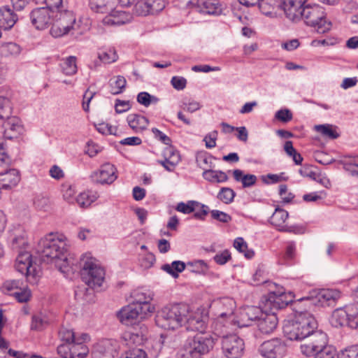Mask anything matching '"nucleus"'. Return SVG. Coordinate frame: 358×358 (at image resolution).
<instances>
[{"instance_id":"obj_1","label":"nucleus","mask_w":358,"mask_h":358,"mask_svg":"<svg viewBox=\"0 0 358 358\" xmlns=\"http://www.w3.org/2000/svg\"><path fill=\"white\" fill-rule=\"evenodd\" d=\"M317 329L315 317L307 311H298L293 319L285 322L283 326L285 336L291 341L305 339Z\"/></svg>"},{"instance_id":"obj_2","label":"nucleus","mask_w":358,"mask_h":358,"mask_svg":"<svg viewBox=\"0 0 358 358\" xmlns=\"http://www.w3.org/2000/svg\"><path fill=\"white\" fill-rule=\"evenodd\" d=\"M189 313V306L175 303L164 307L156 315V324L164 329H176L184 324Z\"/></svg>"},{"instance_id":"obj_3","label":"nucleus","mask_w":358,"mask_h":358,"mask_svg":"<svg viewBox=\"0 0 358 358\" xmlns=\"http://www.w3.org/2000/svg\"><path fill=\"white\" fill-rule=\"evenodd\" d=\"M80 275L85 285L100 287L105 279V271L96 259L84 255L80 259Z\"/></svg>"},{"instance_id":"obj_4","label":"nucleus","mask_w":358,"mask_h":358,"mask_svg":"<svg viewBox=\"0 0 358 358\" xmlns=\"http://www.w3.org/2000/svg\"><path fill=\"white\" fill-rule=\"evenodd\" d=\"M301 20L308 25L315 27L317 32L324 34L330 29L331 24L327 22L323 7L318 4L306 3L302 9Z\"/></svg>"},{"instance_id":"obj_5","label":"nucleus","mask_w":358,"mask_h":358,"mask_svg":"<svg viewBox=\"0 0 358 358\" xmlns=\"http://www.w3.org/2000/svg\"><path fill=\"white\" fill-rule=\"evenodd\" d=\"M38 252L41 253L43 261L63 260L66 262V257L64 255L66 252V244L60 239H55L52 235L50 234L45 238L41 239L38 243Z\"/></svg>"},{"instance_id":"obj_6","label":"nucleus","mask_w":358,"mask_h":358,"mask_svg":"<svg viewBox=\"0 0 358 358\" xmlns=\"http://www.w3.org/2000/svg\"><path fill=\"white\" fill-rule=\"evenodd\" d=\"M216 340V335H204L203 333L189 338L183 345V356L186 358H197L201 355L208 353L213 349Z\"/></svg>"},{"instance_id":"obj_7","label":"nucleus","mask_w":358,"mask_h":358,"mask_svg":"<svg viewBox=\"0 0 358 358\" xmlns=\"http://www.w3.org/2000/svg\"><path fill=\"white\" fill-rule=\"evenodd\" d=\"M53 19L50 33L55 38L68 34L76 22L74 13L64 8L54 13Z\"/></svg>"},{"instance_id":"obj_8","label":"nucleus","mask_w":358,"mask_h":358,"mask_svg":"<svg viewBox=\"0 0 358 358\" xmlns=\"http://www.w3.org/2000/svg\"><path fill=\"white\" fill-rule=\"evenodd\" d=\"M341 298V292L337 289H324L320 291H314L310 296L303 297L294 303V308L303 301L308 305L333 306Z\"/></svg>"},{"instance_id":"obj_9","label":"nucleus","mask_w":358,"mask_h":358,"mask_svg":"<svg viewBox=\"0 0 358 358\" xmlns=\"http://www.w3.org/2000/svg\"><path fill=\"white\" fill-rule=\"evenodd\" d=\"M16 270L26 275L30 283H36L40 277V270L33 264L31 255L27 252H19L15 260Z\"/></svg>"},{"instance_id":"obj_10","label":"nucleus","mask_w":358,"mask_h":358,"mask_svg":"<svg viewBox=\"0 0 358 358\" xmlns=\"http://www.w3.org/2000/svg\"><path fill=\"white\" fill-rule=\"evenodd\" d=\"M301 345V351L306 357H313L316 351L328 345V338L325 333L321 331H313Z\"/></svg>"},{"instance_id":"obj_11","label":"nucleus","mask_w":358,"mask_h":358,"mask_svg":"<svg viewBox=\"0 0 358 358\" xmlns=\"http://www.w3.org/2000/svg\"><path fill=\"white\" fill-rule=\"evenodd\" d=\"M222 350L228 358H240L244 352L245 343L242 338L236 334L222 338Z\"/></svg>"},{"instance_id":"obj_12","label":"nucleus","mask_w":358,"mask_h":358,"mask_svg":"<svg viewBox=\"0 0 358 358\" xmlns=\"http://www.w3.org/2000/svg\"><path fill=\"white\" fill-rule=\"evenodd\" d=\"M258 350L264 358H282L286 354L287 346L280 338H275L262 343Z\"/></svg>"},{"instance_id":"obj_13","label":"nucleus","mask_w":358,"mask_h":358,"mask_svg":"<svg viewBox=\"0 0 358 358\" xmlns=\"http://www.w3.org/2000/svg\"><path fill=\"white\" fill-rule=\"evenodd\" d=\"M236 307V302L233 299L223 297L213 300L209 308L215 316L221 318H229L233 315Z\"/></svg>"},{"instance_id":"obj_14","label":"nucleus","mask_w":358,"mask_h":358,"mask_svg":"<svg viewBox=\"0 0 358 358\" xmlns=\"http://www.w3.org/2000/svg\"><path fill=\"white\" fill-rule=\"evenodd\" d=\"M3 129V136L6 139L19 138L24 132V126L21 120L16 115H12L0 122Z\"/></svg>"},{"instance_id":"obj_15","label":"nucleus","mask_w":358,"mask_h":358,"mask_svg":"<svg viewBox=\"0 0 358 358\" xmlns=\"http://www.w3.org/2000/svg\"><path fill=\"white\" fill-rule=\"evenodd\" d=\"M90 178L94 182L110 185L117 178V169L114 165L106 163L99 170L93 171Z\"/></svg>"},{"instance_id":"obj_16","label":"nucleus","mask_w":358,"mask_h":358,"mask_svg":"<svg viewBox=\"0 0 358 358\" xmlns=\"http://www.w3.org/2000/svg\"><path fill=\"white\" fill-rule=\"evenodd\" d=\"M54 13L45 7L35 8L29 15L31 22L36 29H45L53 22Z\"/></svg>"},{"instance_id":"obj_17","label":"nucleus","mask_w":358,"mask_h":358,"mask_svg":"<svg viewBox=\"0 0 358 358\" xmlns=\"http://www.w3.org/2000/svg\"><path fill=\"white\" fill-rule=\"evenodd\" d=\"M147 313L142 310L141 306L133 305L132 303L122 308L118 313V318L125 325H133L140 317L143 318Z\"/></svg>"},{"instance_id":"obj_18","label":"nucleus","mask_w":358,"mask_h":358,"mask_svg":"<svg viewBox=\"0 0 358 358\" xmlns=\"http://www.w3.org/2000/svg\"><path fill=\"white\" fill-rule=\"evenodd\" d=\"M308 0H284L282 6L286 17L291 21L301 20L302 9Z\"/></svg>"},{"instance_id":"obj_19","label":"nucleus","mask_w":358,"mask_h":358,"mask_svg":"<svg viewBox=\"0 0 358 358\" xmlns=\"http://www.w3.org/2000/svg\"><path fill=\"white\" fill-rule=\"evenodd\" d=\"M263 311L257 306H247L241 310L238 324L241 327L251 325L253 321L259 320Z\"/></svg>"},{"instance_id":"obj_20","label":"nucleus","mask_w":358,"mask_h":358,"mask_svg":"<svg viewBox=\"0 0 358 358\" xmlns=\"http://www.w3.org/2000/svg\"><path fill=\"white\" fill-rule=\"evenodd\" d=\"M134 298L133 305L141 306L142 310L147 313H152L154 308L151 307L150 301L152 300V294L147 290H135L132 293Z\"/></svg>"},{"instance_id":"obj_21","label":"nucleus","mask_w":358,"mask_h":358,"mask_svg":"<svg viewBox=\"0 0 358 358\" xmlns=\"http://www.w3.org/2000/svg\"><path fill=\"white\" fill-rule=\"evenodd\" d=\"M186 317V321H184L183 326L185 327L187 330L196 331L201 334L203 333L206 329V321L202 318L199 313H194L190 312L189 308V313Z\"/></svg>"},{"instance_id":"obj_22","label":"nucleus","mask_w":358,"mask_h":358,"mask_svg":"<svg viewBox=\"0 0 358 358\" xmlns=\"http://www.w3.org/2000/svg\"><path fill=\"white\" fill-rule=\"evenodd\" d=\"M278 324V318L274 313H266L263 312L259 320L257 326L259 330L265 334H271L276 328Z\"/></svg>"},{"instance_id":"obj_23","label":"nucleus","mask_w":358,"mask_h":358,"mask_svg":"<svg viewBox=\"0 0 358 358\" xmlns=\"http://www.w3.org/2000/svg\"><path fill=\"white\" fill-rule=\"evenodd\" d=\"M20 180V173L17 169H9L4 173H0V187L2 189L12 188L16 186Z\"/></svg>"},{"instance_id":"obj_24","label":"nucleus","mask_w":358,"mask_h":358,"mask_svg":"<svg viewBox=\"0 0 358 358\" xmlns=\"http://www.w3.org/2000/svg\"><path fill=\"white\" fill-rule=\"evenodd\" d=\"M285 294L283 292H271L265 301V308H270L271 312L273 310L282 308L288 305L289 301H285Z\"/></svg>"},{"instance_id":"obj_25","label":"nucleus","mask_w":358,"mask_h":358,"mask_svg":"<svg viewBox=\"0 0 358 358\" xmlns=\"http://www.w3.org/2000/svg\"><path fill=\"white\" fill-rule=\"evenodd\" d=\"M17 20L16 14L9 6L0 8V27L4 30L12 28Z\"/></svg>"},{"instance_id":"obj_26","label":"nucleus","mask_w":358,"mask_h":358,"mask_svg":"<svg viewBox=\"0 0 358 358\" xmlns=\"http://www.w3.org/2000/svg\"><path fill=\"white\" fill-rule=\"evenodd\" d=\"M288 217V213L280 208H276L275 211L273 213L270 217V222L272 225L275 226L280 231H294L292 227H288L284 225L286 220Z\"/></svg>"},{"instance_id":"obj_27","label":"nucleus","mask_w":358,"mask_h":358,"mask_svg":"<svg viewBox=\"0 0 358 358\" xmlns=\"http://www.w3.org/2000/svg\"><path fill=\"white\" fill-rule=\"evenodd\" d=\"M349 304L343 308L336 309L331 315V323L334 327H338L348 324L350 327Z\"/></svg>"},{"instance_id":"obj_28","label":"nucleus","mask_w":358,"mask_h":358,"mask_svg":"<svg viewBox=\"0 0 358 358\" xmlns=\"http://www.w3.org/2000/svg\"><path fill=\"white\" fill-rule=\"evenodd\" d=\"M127 121L129 127L136 133L145 130L149 124V120L145 117L136 113L129 114Z\"/></svg>"},{"instance_id":"obj_29","label":"nucleus","mask_w":358,"mask_h":358,"mask_svg":"<svg viewBox=\"0 0 358 358\" xmlns=\"http://www.w3.org/2000/svg\"><path fill=\"white\" fill-rule=\"evenodd\" d=\"M113 348L108 341H102L94 346L92 358H114Z\"/></svg>"},{"instance_id":"obj_30","label":"nucleus","mask_w":358,"mask_h":358,"mask_svg":"<svg viewBox=\"0 0 358 358\" xmlns=\"http://www.w3.org/2000/svg\"><path fill=\"white\" fill-rule=\"evenodd\" d=\"M109 12V15L103 20V22L106 25H121L128 21V15L124 11L112 9Z\"/></svg>"},{"instance_id":"obj_31","label":"nucleus","mask_w":358,"mask_h":358,"mask_svg":"<svg viewBox=\"0 0 358 358\" xmlns=\"http://www.w3.org/2000/svg\"><path fill=\"white\" fill-rule=\"evenodd\" d=\"M233 176L236 181L241 182L243 188L251 187L257 181V178L253 174H244L243 171L236 169L233 171Z\"/></svg>"},{"instance_id":"obj_32","label":"nucleus","mask_w":358,"mask_h":358,"mask_svg":"<svg viewBox=\"0 0 358 358\" xmlns=\"http://www.w3.org/2000/svg\"><path fill=\"white\" fill-rule=\"evenodd\" d=\"M258 6L263 14L270 15L282 6V2L280 0H259Z\"/></svg>"},{"instance_id":"obj_33","label":"nucleus","mask_w":358,"mask_h":358,"mask_svg":"<svg viewBox=\"0 0 358 358\" xmlns=\"http://www.w3.org/2000/svg\"><path fill=\"white\" fill-rule=\"evenodd\" d=\"M114 0H90L89 6L96 13H105L112 10Z\"/></svg>"},{"instance_id":"obj_34","label":"nucleus","mask_w":358,"mask_h":358,"mask_svg":"<svg viewBox=\"0 0 358 358\" xmlns=\"http://www.w3.org/2000/svg\"><path fill=\"white\" fill-rule=\"evenodd\" d=\"M99 288L98 287L91 286H79L75 291V296L77 299H83L87 302H92L94 301V289Z\"/></svg>"},{"instance_id":"obj_35","label":"nucleus","mask_w":358,"mask_h":358,"mask_svg":"<svg viewBox=\"0 0 358 358\" xmlns=\"http://www.w3.org/2000/svg\"><path fill=\"white\" fill-rule=\"evenodd\" d=\"M203 177L205 180L210 182H224L228 180L226 173L222 171H215L209 169L203 172Z\"/></svg>"},{"instance_id":"obj_36","label":"nucleus","mask_w":358,"mask_h":358,"mask_svg":"<svg viewBox=\"0 0 358 358\" xmlns=\"http://www.w3.org/2000/svg\"><path fill=\"white\" fill-rule=\"evenodd\" d=\"M127 85L124 77L117 76L109 80L110 92L113 95H117L123 92Z\"/></svg>"},{"instance_id":"obj_37","label":"nucleus","mask_w":358,"mask_h":358,"mask_svg":"<svg viewBox=\"0 0 358 358\" xmlns=\"http://www.w3.org/2000/svg\"><path fill=\"white\" fill-rule=\"evenodd\" d=\"M97 199V195L90 191L81 192L76 197V202L81 208H87Z\"/></svg>"},{"instance_id":"obj_38","label":"nucleus","mask_w":358,"mask_h":358,"mask_svg":"<svg viewBox=\"0 0 358 358\" xmlns=\"http://www.w3.org/2000/svg\"><path fill=\"white\" fill-rule=\"evenodd\" d=\"M62 72L66 76H72L77 72L76 57L69 56L61 63Z\"/></svg>"},{"instance_id":"obj_39","label":"nucleus","mask_w":358,"mask_h":358,"mask_svg":"<svg viewBox=\"0 0 358 358\" xmlns=\"http://www.w3.org/2000/svg\"><path fill=\"white\" fill-rule=\"evenodd\" d=\"M13 105L9 99L0 96V122L12 116Z\"/></svg>"},{"instance_id":"obj_40","label":"nucleus","mask_w":358,"mask_h":358,"mask_svg":"<svg viewBox=\"0 0 358 358\" xmlns=\"http://www.w3.org/2000/svg\"><path fill=\"white\" fill-rule=\"evenodd\" d=\"M234 247L241 253L244 254V256L247 259H251L253 257L255 252L252 250L248 248V244L241 237H238L234 240Z\"/></svg>"},{"instance_id":"obj_41","label":"nucleus","mask_w":358,"mask_h":358,"mask_svg":"<svg viewBox=\"0 0 358 358\" xmlns=\"http://www.w3.org/2000/svg\"><path fill=\"white\" fill-rule=\"evenodd\" d=\"M162 268L168 273L171 274L173 277L177 278L178 273L182 272L185 268V264L181 261H174L171 265L165 264L162 266Z\"/></svg>"},{"instance_id":"obj_42","label":"nucleus","mask_w":358,"mask_h":358,"mask_svg":"<svg viewBox=\"0 0 358 358\" xmlns=\"http://www.w3.org/2000/svg\"><path fill=\"white\" fill-rule=\"evenodd\" d=\"M315 129L322 136L328 137L331 139H336L339 136V134L333 129V126L331 124L316 125Z\"/></svg>"},{"instance_id":"obj_43","label":"nucleus","mask_w":358,"mask_h":358,"mask_svg":"<svg viewBox=\"0 0 358 358\" xmlns=\"http://www.w3.org/2000/svg\"><path fill=\"white\" fill-rule=\"evenodd\" d=\"M22 285L23 283L20 280H8L3 282L2 289L4 293L13 296V292H16Z\"/></svg>"},{"instance_id":"obj_44","label":"nucleus","mask_w":358,"mask_h":358,"mask_svg":"<svg viewBox=\"0 0 358 358\" xmlns=\"http://www.w3.org/2000/svg\"><path fill=\"white\" fill-rule=\"evenodd\" d=\"M136 100L138 103L144 106L145 107H148L151 103H157L159 101L157 96H152L146 92H141L138 93Z\"/></svg>"},{"instance_id":"obj_45","label":"nucleus","mask_w":358,"mask_h":358,"mask_svg":"<svg viewBox=\"0 0 358 358\" xmlns=\"http://www.w3.org/2000/svg\"><path fill=\"white\" fill-rule=\"evenodd\" d=\"M200 203L196 201H188L187 203L180 202L177 204L176 210L184 214H189L193 213Z\"/></svg>"},{"instance_id":"obj_46","label":"nucleus","mask_w":358,"mask_h":358,"mask_svg":"<svg viewBox=\"0 0 358 358\" xmlns=\"http://www.w3.org/2000/svg\"><path fill=\"white\" fill-rule=\"evenodd\" d=\"M21 51L20 47L15 43H6L1 47V54L4 56L17 55Z\"/></svg>"},{"instance_id":"obj_47","label":"nucleus","mask_w":358,"mask_h":358,"mask_svg":"<svg viewBox=\"0 0 358 358\" xmlns=\"http://www.w3.org/2000/svg\"><path fill=\"white\" fill-rule=\"evenodd\" d=\"M335 355V348L331 345H327L325 347L316 351L313 357H308V358H334Z\"/></svg>"},{"instance_id":"obj_48","label":"nucleus","mask_w":358,"mask_h":358,"mask_svg":"<svg viewBox=\"0 0 358 358\" xmlns=\"http://www.w3.org/2000/svg\"><path fill=\"white\" fill-rule=\"evenodd\" d=\"M150 1L149 0H139L138 3L132 8L133 12L138 15H150Z\"/></svg>"},{"instance_id":"obj_49","label":"nucleus","mask_w":358,"mask_h":358,"mask_svg":"<svg viewBox=\"0 0 358 358\" xmlns=\"http://www.w3.org/2000/svg\"><path fill=\"white\" fill-rule=\"evenodd\" d=\"M236 193L229 187L221 188L218 193L217 198L226 204H229L234 201Z\"/></svg>"},{"instance_id":"obj_50","label":"nucleus","mask_w":358,"mask_h":358,"mask_svg":"<svg viewBox=\"0 0 358 358\" xmlns=\"http://www.w3.org/2000/svg\"><path fill=\"white\" fill-rule=\"evenodd\" d=\"M99 59L105 64H110L115 62L118 59V56L113 49L107 51H103L98 55Z\"/></svg>"},{"instance_id":"obj_51","label":"nucleus","mask_w":358,"mask_h":358,"mask_svg":"<svg viewBox=\"0 0 358 358\" xmlns=\"http://www.w3.org/2000/svg\"><path fill=\"white\" fill-rule=\"evenodd\" d=\"M13 296L18 302L25 303L30 299L31 294L28 287L23 285L16 292H13Z\"/></svg>"},{"instance_id":"obj_52","label":"nucleus","mask_w":358,"mask_h":358,"mask_svg":"<svg viewBox=\"0 0 358 358\" xmlns=\"http://www.w3.org/2000/svg\"><path fill=\"white\" fill-rule=\"evenodd\" d=\"M59 338L62 343H71L77 340L75 333L72 329L62 327L59 331Z\"/></svg>"},{"instance_id":"obj_53","label":"nucleus","mask_w":358,"mask_h":358,"mask_svg":"<svg viewBox=\"0 0 358 358\" xmlns=\"http://www.w3.org/2000/svg\"><path fill=\"white\" fill-rule=\"evenodd\" d=\"M163 155L165 159L172 161V164H178L180 162L179 152L172 146L166 148Z\"/></svg>"},{"instance_id":"obj_54","label":"nucleus","mask_w":358,"mask_h":358,"mask_svg":"<svg viewBox=\"0 0 358 358\" xmlns=\"http://www.w3.org/2000/svg\"><path fill=\"white\" fill-rule=\"evenodd\" d=\"M206 12L211 15H220L222 12V5L217 1H206L203 3Z\"/></svg>"},{"instance_id":"obj_55","label":"nucleus","mask_w":358,"mask_h":358,"mask_svg":"<svg viewBox=\"0 0 358 358\" xmlns=\"http://www.w3.org/2000/svg\"><path fill=\"white\" fill-rule=\"evenodd\" d=\"M212 157L206 154H201L196 157L198 166L206 171L212 167Z\"/></svg>"},{"instance_id":"obj_56","label":"nucleus","mask_w":358,"mask_h":358,"mask_svg":"<svg viewBox=\"0 0 358 358\" xmlns=\"http://www.w3.org/2000/svg\"><path fill=\"white\" fill-rule=\"evenodd\" d=\"M71 343H62L57 347V353L62 358H72L71 354Z\"/></svg>"},{"instance_id":"obj_57","label":"nucleus","mask_w":358,"mask_h":358,"mask_svg":"<svg viewBox=\"0 0 358 358\" xmlns=\"http://www.w3.org/2000/svg\"><path fill=\"white\" fill-rule=\"evenodd\" d=\"M338 358H358V345H352L342 350Z\"/></svg>"},{"instance_id":"obj_58","label":"nucleus","mask_w":358,"mask_h":358,"mask_svg":"<svg viewBox=\"0 0 358 358\" xmlns=\"http://www.w3.org/2000/svg\"><path fill=\"white\" fill-rule=\"evenodd\" d=\"M96 127L97 131L102 134H115L117 132V128L108 123L102 122L97 124Z\"/></svg>"},{"instance_id":"obj_59","label":"nucleus","mask_w":358,"mask_h":358,"mask_svg":"<svg viewBox=\"0 0 358 358\" xmlns=\"http://www.w3.org/2000/svg\"><path fill=\"white\" fill-rule=\"evenodd\" d=\"M275 117L282 122H288L292 120V113L289 109H281L278 110L275 114Z\"/></svg>"},{"instance_id":"obj_60","label":"nucleus","mask_w":358,"mask_h":358,"mask_svg":"<svg viewBox=\"0 0 358 358\" xmlns=\"http://www.w3.org/2000/svg\"><path fill=\"white\" fill-rule=\"evenodd\" d=\"M211 217L216 220H218L223 223H227L231 220V217L227 213L220 211L217 210H213L210 212Z\"/></svg>"},{"instance_id":"obj_61","label":"nucleus","mask_w":358,"mask_h":358,"mask_svg":"<svg viewBox=\"0 0 358 358\" xmlns=\"http://www.w3.org/2000/svg\"><path fill=\"white\" fill-rule=\"evenodd\" d=\"M62 192L64 199L71 201L76 194L75 187L69 184H64L62 185Z\"/></svg>"},{"instance_id":"obj_62","label":"nucleus","mask_w":358,"mask_h":358,"mask_svg":"<svg viewBox=\"0 0 358 358\" xmlns=\"http://www.w3.org/2000/svg\"><path fill=\"white\" fill-rule=\"evenodd\" d=\"M131 106L129 101H122L116 99L115 104V110L117 113H122L131 108Z\"/></svg>"},{"instance_id":"obj_63","label":"nucleus","mask_w":358,"mask_h":358,"mask_svg":"<svg viewBox=\"0 0 358 358\" xmlns=\"http://www.w3.org/2000/svg\"><path fill=\"white\" fill-rule=\"evenodd\" d=\"M48 203V198L42 195H38L34 199V205L36 208L40 210H45Z\"/></svg>"},{"instance_id":"obj_64","label":"nucleus","mask_w":358,"mask_h":358,"mask_svg":"<svg viewBox=\"0 0 358 358\" xmlns=\"http://www.w3.org/2000/svg\"><path fill=\"white\" fill-rule=\"evenodd\" d=\"M124 358H147V355L144 350L135 348L127 352Z\"/></svg>"}]
</instances>
